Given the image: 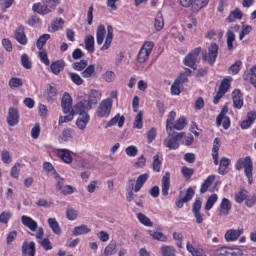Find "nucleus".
I'll list each match as a JSON object with an SVG mask.
<instances>
[{"mask_svg": "<svg viewBox=\"0 0 256 256\" xmlns=\"http://www.w3.org/2000/svg\"><path fill=\"white\" fill-rule=\"evenodd\" d=\"M107 30L104 25H99L96 30V43L97 45H103V41H105V35Z\"/></svg>", "mask_w": 256, "mask_h": 256, "instance_id": "26", "label": "nucleus"}, {"mask_svg": "<svg viewBox=\"0 0 256 256\" xmlns=\"http://www.w3.org/2000/svg\"><path fill=\"white\" fill-rule=\"evenodd\" d=\"M69 114L66 116H60L59 117V121L58 124L59 125H63V123H69L71 121H73L75 114L72 112V110L70 112H68Z\"/></svg>", "mask_w": 256, "mask_h": 256, "instance_id": "57", "label": "nucleus"}, {"mask_svg": "<svg viewBox=\"0 0 256 256\" xmlns=\"http://www.w3.org/2000/svg\"><path fill=\"white\" fill-rule=\"evenodd\" d=\"M47 101L53 103V101H57V88L55 86L49 85L47 88Z\"/></svg>", "mask_w": 256, "mask_h": 256, "instance_id": "39", "label": "nucleus"}, {"mask_svg": "<svg viewBox=\"0 0 256 256\" xmlns=\"http://www.w3.org/2000/svg\"><path fill=\"white\" fill-rule=\"evenodd\" d=\"M219 55V45L216 43L210 44L208 47V53L202 55L203 61H207L209 65H215V61H217V57Z\"/></svg>", "mask_w": 256, "mask_h": 256, "instance_id": "5", "label": "nucleus"}, {"mask_svg": "<svg viewBox=\"0 0 256 256\" xmlns=\"http://www.w3.org/2000/svg\"><path fill=\"white\" fill-rule=\"evenodd\" d=\"M218 256H243V251L239 248L222 247L217 251Z\"/></svg>", "mask_w": 256, "mask_h": 256, "instance_id": "11", "label": "nucleus"}, {"mask_svg": "<svg viewBox=\"0 0 256 256\" xmlns=\"http://www.w3.org/2000/svg\"><path fill=\"white\" fill-rule=\"evenodd\" d=\"M115 249H117V245L115 243H110L104 249V256H111L115 254Z\"/></svg>", "mask_w": 256, "mask_h": 256, "instance_id": "63", "label": "nucleus"}, {"mask_svg": "<svg viewBox=\"0 0 256 256\" xmlns=\"http://www.w3.org/2000/svg\"><path fill=\"white\" fill-rule=\"evenodd\" d=\"M66 217L69 221H75L79 217V212L74 208L68 207L66 209Z\"/></svg>", "mask_w": 256, "mask_h": 256, "instance_id": "53", "label": "nucleus"}, {"mask_svg": "<svg viewBox=\"0 0 256 256\" xmlns=\"http://www.w3.org/2000/svg\"><path fill=\"white\" fill-rule=\"evenodd\" d=\"M202 205H203V202L201 201V199L197 198L192 206V213L198 225H201V223H203V214H201Z\"/></svg>", "mask_w": 256, "mask_h": 256, "instance_id": "8", "label": "nucleus"}, {"mask_svg": "<svg viewBox=\"0 0 256 256\" xmlns=\"http://www.w3.org/2000/svg\"><path fill=\"white\" fill-rule=\"evenodd\" d=\"M216 123L219 126L222 125L223 129L227 130L231 127V119L228 116H222L219 120V116L216 118Z\"/></svg>", "mask_w": 256, "mask_h": 256, "instance_id": "40", "label": "nucleus"}, {"mask_svg": "<svg viewBox=\"0 0 256 256\" xmlns=\"http://www.w3.org/2000/svg\"><path fill=\"white\" fill-rule=\"evenodd\" d=\"M209 0H194V4L192 6L193 11H201L203 7H207Z\"/></svg>", "mask_w": 256, "mask_h": 256, "instance_id": "51", "label": "nucleus"}, {"mask_svg": "<svg viewBox=\"0 0 256 256\" xmlns=\"http://www.w3.org/2000/svg\"><path fill=\"white\" fill-rule=\"evenodd\" d=\"M171 187V174L169 172H166L164 176L162 177V195L164 197H167L169 195V189Z\"/></svg>", "mask_w": 256, "mask_h": 256, "instance_id": "14", "label": "nucleus"}, {"mask_svg": "<svg viewBox=\"0 0 256 256\" xmlns=\"http://www.w3.org/2000/svg\"><path fill=\"white\" fill-rule=\"evenodd\" d=\"M163 27H165V19H163V14L158 12L154 19V29L155 31H162Z\"/></svg>", "mask_w": 256, "mask_h": 256, "instance_id": "30", "label": "nucleus"}, {"mask_svg": "<svg viewBox=\"0 0 256 256\" xmlns=\"http://www.w3.org/2000/svg\"><path fill=\"white\" fill-rule=\"evenodd\" d=\"M89 119L90 117L88 113L79 114V117L76 120V127H78V129H80L81 131H85V129H87Z\"/></svg>", "mask_w": 256, "mask_h": 256, "instance_id": "19", "label": "nucleus"}, {"mask_svg": "<svg viewBox=\"0 0 256 256\" xmlns=\"http://www.w3.org/2000/svg\"><path fill=\"white\" fill-rule=\"evenodd\" d=\"M149 235L153 237L156 241H161L162 243H165L167 241V236L163 234L162 232H157L153 230H149Z\"/></svg>", "mask_w": 256, "mask_h": 256, "instance_id": "47", "label": "nucleus"}, {"mask_svg": "<svg viewBox=\"0 0 256 256\" xmlns=\"http://www.w3.org/2000/svg\"><path fill=\"white\" fill-rule=\"evenodd\" d=\"M15 39L20 45H27V36L25 35V28L18 27L15 31Z\"/></svg>", "mask_w": 256, "mask_h": 256, "instance_id": "24", "label": "nucleus"}, {"mask_svg": "<svg viewBox=\"0 0 256 256\" xmlns=\"http://www.w3.org/2000/svg\"><path fill=\"white\" fill-rule=\"evenodd\" d=\"M9 87H11V89L23 87V80L21 78L13 77L9 80Z\"/></svg>", "mask_w": 256, "mask_h": 256, "instance_id": "55", "label": "nucleus"}, {"mask_svg": "<svg viewBox=\"0 0 256 256\" xmlns=\"http://www.w3.org/2000/svg\"><path fill=\"white\" fill-rule=\"evenodd\" d=\"M235 19H243V12H241V10H239L238 8H236L234 11H231L229 16L227 17V21L229 23H233Z\"/></svg>", "mask_w": 256, "mask_h": 256, "instance_id": "43", "label": "nucleus"}, {"mask_svg": "<svg viewBox=\"0 0 256 256\" xmlns=\"http://www.w3.org/2000/svg\"><path fill=\"white\" fill-rule=\"evenodd\" d=\"M49 39H51V35H49V34L41 35L36 43L37 49H39V51H41V49H43V47L45 46V43H47V41H49Z\"/></svg>", "mask_w": 256, "mask_h": 256, "instance_id": "46", "label": "nucleus"}, {"mask_svg": "<svg viewBox=\"0 0 256 256\" xmlns=\"http://www.w3.org/2000/svg\"><path fill=\"white\" fill-rule=\"evenodd\" d=\"M153 47H155V43H153V41H146L138 55H137V61L138 63H145L147 61V59H149V55H151L152 51H153Z\"/></svg>", "mask_w": 256, "mask_h": 256, "instance_id": "4", "label": "nucleus"}, {"mask_svg": "<svg viewBox=\"0 0 256 256\" xmlns=\"http://www.w3.org/2000/svg\"><path fill=\"white\" fill-rule=\"evenodd\" d=\"M7 123L10 127H15L19 123V110L14 107L9 108Z\"/></svg>", "mask_w": 256, "mask_h": 256, "instance_id": "12", "label": "nucleus"}, {"mask_svg": "<svg viewBox=\"0 0 256 256\" xmlns=\"http://www.w3.org/2000/svg\"><path fill=\"white\" fill-rule=\"evenodd\" d=\"M115 77H117L115 75V72L113 71H106L103 75L102 78L104 79V81H106V83H113V81H115Z\"/></svg>", "mask_w": 256, "mask_h": 256, "instance_id": "60", "label": "nucleus"}, {"mask_svg": "<svg viewBox=\"0 0 256 256\" xmlns=\"http://www.w3.org/2000/svg\"><path fill=\"white\" fill-rule=\"evenodd\" d=\"M133 129H143V111H139L133 122Z\"/></svg>", "mask_w": 256, "mask_h": 256, "instance_id": "45", "label": "nucleus"}, {"mask_svg": "<svg viewBox=\"0 0 256 256\" xmlns=\"http://www.w3.org/2000/svg\"><path fill=\"white\" fill-rule=\"evenodd\" d=\"M21 172V164L16 163L10 170V175L13 179H19V173Z\"/></svg>", "mask_w": 256, "mask_h": 256, "instance_id": "58", "label": "nucleus"}, {"mask_svg": "<svg viewBox=\"0 0 256 256\" xmlns=\"http://www.w3.org/2000/svg\"><path fill=\"white\" fill-rule=\"evenodd\" d=\"M186 126H187V118L181 117L174 123V125L172 126V129H176V131H183V129H185Z\"/></svg>", "mask_w": 256, "mask_h": 256, "instance_id": "44", "label": "nucleus"}, {"mask_svg": "<svg viewBox=\"0 0 256 256\" xmlns=\"http://www.w3.org/2000/svg\"><path fill=\"white\" fill-rule=\"evenodd\" d=\"M57 155L64 161L67 165L73 163V157H71V151L68 149H58Z\"/></svg>", "mask_w": 256, "mask_h": 256, "instance_id": "23", "label": "nucleus"}, {"mask_svg": "<svg viewBox=\"0 0 256 256\" xmlns=\"http://www.w3.org/2000/svg\"><path fill=\"white\" fill-rule=\"evenodd\" d=\"M135 180H129L128 181V189H127V194H126V199L128 201V203H131L135 197H137L134 193H133V190L135 191V188H134V183Z\"/></svg>", "mask_w": 256, "mask_h": 256, "instance_id": "37", "label": "nucleus"}, {"mask_svg": "<svg viewBox=\"0 0 256 256\" xmlns=\"http://www.w3.org/2000/svg\"><path fill=\"white\" fill-rule=\"evenodd\" d=\"M232 99L235 109H241V107H243V96L241 95V90H234L232 92Z\"/></svg>", "mask_w": 256, "mask_h": 256, "instance_id": "22", "label": "nucleus"}, {"mask_svg": "<svg viewBox=\"0 0 256 256\" xmlns=\"http://www.w3.org/2000/svg\"><path fill=\"white\" fill-rule=\"evenodd\" d=\"M235 42V33L231 30L227 32V48L228 51H232L233 43Z\"/></svg>", "mask_w": 256, "mask_h": 256, "instance_id": "56", "label": "nucleus"}, {"mask_svg": "<svg viewBox=\"0 0 256 256\" xmlns=\"http://www.w3.org/2000/svg\"><path fill=\"white\" fill-rule=\"evenodd\" d=\"M61 107L65 115H67L68 113H71L73 109V99L71 98V95H69V93H64L61 100Z\"/></svg>", "mask_w": 256, "mask_h": 256, "instance_id": "10", "label": "nucleus"}, {"mask_svg": "<svg viewBox=\"0 0 256 256\" xmlns=\"http://www.w3.org/2000/svg\"><path fill=\"white\" fill-rule=\"evenodd\" d=\"M137 219L145 227H153V223L151 222V219L149 217H147L145 214H143L141 212L138 213Z\"/></svg>", "mask_w": 256, "mask_h": 256, "instance_id": "42", "label": "nucleus"}, {"mask_svg": "<svg viewBox=\"0 0 256 256\" xmlns=\"http://www.w3.org/2000/svg\"><path fill=\"white\" fill-rule=\"evenodd\" d=\"M240 235H243V230L230 229L225 233L224 237L227 243H231L233 241H237Z\"/></svg>", "mask_w": 256, "mask_h": 256, "instance_id": "16", "label": "nucleus"}, {"mask_svg": "<svg viewBox=\"0 0 256 256\" xmlns=\"http://www.w3.org/2000/svg\"><path fill=\"white\" fill-rule=\"evenodd\" d=\"M201 53V47H197L192 50L185 58H184V65L186 67H190V69H197V59Z\"/></svg>", "mask_w": 256, "mask_h": 256, "instance_id": "6", "label": "nucleus"}, {"mask_svg": "<svg viewBox=\"0 0 256 256\" xmlns=\"http://www.w3.org/2000/svg\"><path fill=\"white\" fill-rule=\"evenodd\" d=\"M89 110H91V106L89 105L87 100H81L72 107V112L74 115H82L87 113V111Z\"/></svg>", "mask_w": 256, "mask_h": 256, "instance_id": "9", "label": "nucleus"}, {"mask_svg": "<svg viewBox=\"0 0 256 256\" xmlns=\"http://www.w3.org/2000/svg\"><path fill=\"white\" fill-rule=\"evenodd\" d=\"M177 117V113L175 111H171L166 120V132L172 133L173 125H175V118Z\"/></svg>", "mask_w": 256, "mask_h": 256, "instance_id": "32", "label": "nucleus"}, {"mask_svg": "<svg viewBox=\"0 0 256 256\" xmlns=\"http://www.w3.org/2000/svg\"><path fill=\"white\" fill-rule=\"evenodd\" d=\"M113 109V99L107 98L100 102L96 115L100 118H107L111 115V110Z\"/></svg>", "mask_w": 256, "mask_h": 256, "instance_id": "3", "label": "nucleus"}, {"mask_svg": "<svg viewBox=\"0 0 256 256\" xmlns=\"http://www.w3.org/2000/svg\"><path fill=\"white\" fill-rule=\"evenodd\" d=\"M152 169L155 173L161 172V167H163V158L156 154L153 156Z\"/></svg>", "mask_w": 256, "mask_h": 256, "instance_id": "29", "label": "nucleus"}, {"mask_svg": "<svg viewBox=\"0 0 256 256\" xmlns=\"http://www.w3.org/2000/svg\"><path fill=\"white\" fill-rule=\"evenodd\" d=\"M248 195H249V193L247 192V190H241L240 192H238L235 195L236 203H243V201H245L247 199Z\"/></svg>", "mask_w": 256, "mask_h": 256, "instance_id": "59", "label": "nucleus"}, {"mask_svg": "<svg viewBox=\"0 0 256 256\" xmlns=\"http://www.w3.org/2000/svg\"><path fill=\"white\" fill-rule=\"evenodd\" d=\"M111 43H113V26L108 25L106 39L100 51H107L111 47Z\"/></svg>", "mask_w": 256, "mask_h": 256, "instance_id": "18", "label": "nucleus"}, {"mask_svg": "<svg viewBox=\"0 0 256 256\" xmlns=\"http://www.w3.org/2000/svg\"><path fill=\"white\" fill-rule=\"evenodd\" d=\"M71 139V130L65 129L62 131V135L59 139L60 143H67Z\"/></svg>", "mask_w": 256, "mask_h": 256, "instance_id": "64", "label": "nucleus"}, {"mask_svg": "<svg viewBox=\"0 0 256 256\" xmlns=\"http://www.w3.org/2000/svg\"><path fill=\"white\" fill-rule=\"evenodd\" d=\"M65 21H63V18L56 19L52 22L50 31L55 32L59 31V29H63Z\"/></svg>", "mask_w": 256, "mask_h": 256, "instance_id": "52", "label": "nucleus"}, {"mask_svg": "<svg viewBox=\"0 0 256 256\" xmlns=\"http://www.w3.org/2000/svg\"><path fill=\"white\" fill-rule=\"evenodd\" d=\"M186 249L192 256H207L205 250L199 246H193L190 242H187Z\"/></svg>", "mask_w": 256, "mask_h": 256, "instance_id": "21", "label": "nucleus"}, {"mask_svg": "<svg viewBox=\"0 0 256 256\" xmlns=\"http://www.w3.org/2000/svg\"><path fill=\"white\" fill-rule=\"evenodd\" d=\"M213 181H215V175L208 176L207 179L204 181V183L200 187V193L202 194L207 193L211 185H213Z\"/></svg>", "mask_w": 256, "mask_h": 256, "instance_id": "35", "label": "nucleus"}, {"mask_svg": "<svg viewBox=\"0 0 256 256\" xmlns=\"http://www.w3.org/2000/svg\"><path fill=\"white\" fill-rule=\"evenodd\" d=\"M231 201L227 198H223L220 203V215H229V211H231Z\"/></svg>", "mask_w": 256, "mask_h": 256, "instance_id": "33", "label": "nucleus"}, {"mask_svg": "<svg viewBox=\"0 0 256 256\" xmlns=\"http://www.w3.org/2000/svg\"><path fill=\"white\" fill-rule=\"evenodd\" d=\"M244 168L245 177L248 179L249 185L253 183V160L251 157L239 158L235 163L236 171H241Z\"/></svg>", "mask_w": 256, "mask_h": 256, "instance_id": "1", "label": "nucleus"}, {"mask_svg": "<svg viewBox=\"0 0 256 256\" xmlns=\"http://www.w3.org/2000/svg\"><path fill=\"white\" fill-rule=\"evenodd\" d=\"M229 165H231V159L222 157L218 168L219 175H227L229 173Z\"/></svg>", "mask_w": 256, "mask_h": 256, "instance_id": "20", "label": "nucleus"}, {"mask_svg": "<svg viewBox=\"0 0 256 256\" xmlns=\"http://www.w3.org/2000/svg\"><path fill=\"white\" fill-rule=\"evenodd\" d=\"M21 223L22 225H24V227H27L29 231H32V233L37 232V229H39V223H37V221L31 218V216H21Z\"/></svg>", "mask_w": 256, "mask_h": 256, "instance_id": "7", "label": "nucleus"}, {"mask_svg": "<svg viewBox=\"0 0 256 256\" xmlns=\"http://www.w3.org/2000/svg\"><path fill=\"white\" fill-rule=\"evenodd\" d=\"M241 67H243V62H241L240 60L236 61L229 67L230 75H237V73L241 71Z\"/></svg>", "mask_w": 256, "mask_h": 256, "instance_id": "48", "label": "nucleus"}, {"mask_svg": "<svg viewBox=\"0 0 256 256\" xmlns=\"http://www.w3.org/2000/svg\"><path fill=\"white\" fill-rule=\"evenodd\" d=\"M13 217V214L10 211H4L0 214V223H4V225H7L9 223V220Z\"/></svg>", "mask_w": 256, "mask_h": 256, "instance_id": "61", "label": "nucleus"}, {"mask_svg": "<svg viewBox=\"0 0 256 256\" xmlns=\"http://www.w3.org/2000/svg\"><path fill=\"white\" fill-rule=\"evenodd\" d=\"M147 179H149V174L147 173L142 174L137 178L136 184L134 186V193H139V191H141L143 185L147 183Z\"/></svg>", "mask_w": 256, "mask_h": 256, "instance_id": "28", "label": "nucleus"}, {"mask_svg": "<svg viewBox=\"0 0 256 256\" xmlns=\"http://www.w3.org/2000/svg\"><path fill=\"white\" fill-rule=\"evenodd\" d=\"M50 69L54 75H59V73H61V71L65 69V61L57 60L55 62H52L50 65Z\"/></svg>", "mask_w": 256, "mask_h": 256, "instance_id": "25", "label": "nucleus"}, {"mask_svg": "<svg viewBox=\"0 0 256 256\" xmlns=\"http://www.w3.org/2000/svg\"><path fill=\"white\" fill-rule=\"evenodd\" d=\"M87 233H91V228L85 224L76 226L73 230V235H75V237H78L79 235H87Z\"/></svg>", "mask_w": 256, "mask_h": 256, "instance_id": "34", "label": "nucleus"}, {"mask_svg": "<svg viewBox=\"0 0 256 256\" xmlns=\"http://www.w3.org/2000/svg\"><path fill=\"white\" fill-rule=\"evenodd\" d=\"M48 225L50 229H52L53 233H55V235H61V227L59 226V222H57V219L49 218Z\"/></svg>", "mask_w": 256, "mask_h": 256, "instance_id": "38", "label": "nucleus"}, {"mask_svg": "<svg viewBox=\"0 0 256 256\" xmlns=\"http://www.w3.org/2000/svg\"><path fill=\"white\" fill-rule=\"evenodd\" d=\"M1 160L6 164L9 165V163H12L13 158L11 157V153L7 150H3L1 153Z\"/></svg>", "mask_w": 256, "mask_h": 256, "instance_id": "62", "label": "nucleus"}, {"mask_svg": "<svg viewBox=\"0 0 256 256\" xmlns=\"http://www.w3.org/2000/svg\"><path fill=\"white\" fill-rule=\"evenodd\" d=\"M125 153L128 157H137L139 155V149L135 145L126 147Z\"/></svg>", "mask_w": 256, "mask_h": 256, "instance_id": "54", "label": "nucleus"}, {"mask_svg": "<svg viewBox=\"0 0 256 256\" xmlns=\"http://www.w3.org/2000/svg\"><path fill=\"white\" fill-rule=\"evenodd\" d=\"M191 73H193V71H191L189 68H186L185 71L179 75L176 81L180 83V85H182V83H187V81H189V77H191Z\"/></svg>", "mask_w": 256, "mask_h": 256, "instance_id": "41", "label": "nucleus"}, {"mask_svg": "<svg viewBox=\"0 0 256 256\" xmlns=\"http://www.w3.org/2000/svg\"><path fill=\"white\" fill-rule=\"evenodd\" d=\"M33 11H35V13H39V15H49V13H51L52 8H50L49 6H47V4H45V2L43 1V5L41 3H35L32 6Z\"/></svg>", "mask_w": 256, "mask_h": 256, "instance_id": "17", "label": "nucleus"}, {"mask_svg": "<svg viewBox=\"0 0 256 256\" xmlns=\"http://www.w3.org/2000/svg\"><path fill=\"white\" fill-rule=\"evenodd\" d=\"M167 138L164 139L163 145L164 147H167L170 150H176L179 149V141L183 139L185 132H170L167 133Z\"/></svg>", "mask_w": 256, "mask_h": 256, "instance_id": "2", "label": "nucleus"}, {"mask_svg": "<svg viewBox=\"0 0 256 256\" xmlns=\"http://www.w3.org/2000/svg\"><path fill=\"white\" fill-rule=\"evenodd\" d=\"M113 125H118V127H123V125H125V116H121L120 114H117L114 118L108 121V123L106 124V127H113Z\"/></svg>", "mask_w": 256, "mask_h": 256, "instance_id": "31", "label": "nucleus"}, {"mask_svg": "<svg viewBox=\"0 0 256 256\" xmlns=\"http://www.w3.org/2000/svg\"><path fill=\"white\" fill-rule=\"evenodd\" d=\"M92 75H95V65L90 64L86 67V69L82 72V77L84 79L91 78Z\"/></svg>", "mask_w": 256, "mask_h": 256, "instance_id": "50", "label": "nucleus"}, {"mask_svg": "<svg viewBox=\"0 0 256 256\" xmlns=\"http://www.w3.org/2000/svg\"><path fill=\"white\" fill-rule=\"evenodd\" d=\"M35 242H24L22 244V256H35Z\"/></svg>", "mask_w": 256, "mask_h": 256, "instance_id": "15", "label": "nucleus"}, {"mask_svg": "<svg viewBox=\"0 0 256 256\" xmlns=\"http://www.w3.org/2000/svg\"><path fill=\"white\" fill-rule=\"evenodd\" d=\"M218 200L219 196L217 194L210 195L204 206L205 211H211V209H213V206L217 203Z\"/></svg>", "mask_w": 256, "mask_h": 256, "instance_id": "36", "label": "nucleus"}, {"mask_svg": "<svg viewBox=\"0 0 256 256\" xmlns=\"http://www.w3.org/2000/svg\"><path fill=\"white\" fill-rule=\"evenodd\" d=\"M102 94L98 90H90L88 94V100L87 103L90 106L91 109H93V105H97L99 101H101Z\"/></svg>", "mask_w": 256, "mask_h": 256, "instance_id": "13", "label": "nucleus"}, {"mask_svg": "<svg viewBox=\"0 0 256 256\" xmlns=\"http://www.w3.org/2000/svg\"><path fill=\"white\" fill-rule=\"evenodd\" d=\"M161 253L163 256H175L177 250H175V247L173 246H162Z\"/></svg>", "mask_w": 256, "mask_h": 256, "instance_id": "49", "label": "nucleus"}, {"mask_svg": "<svg viewBox=\"0 0 256 256\" xmlns=\"http://www.w3.org/2000/svg\"><path fill=\"white\" fill-rule=\"evenodd\" d=\"M84 45L88 53H95V37H93V35H88L85 37Z\"/></svg>", "mask_w": 256, "mask_h": 256, "instance_id": "27", "label": "nucleus"}]
</instances>
